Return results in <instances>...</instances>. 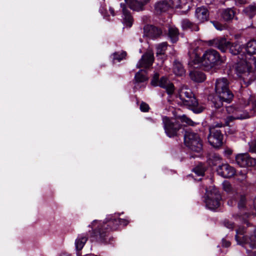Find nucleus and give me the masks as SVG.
I'll list each match as a JSON object with an SVG mask.
<instances>
[{"instance_id":"nucleus-50","label":"nucleus","mask_w":256,"mask_h":256,"mask_svg":"<svg viewBox=\"0 0 256 256\" xmlns=\"http://www.w3.org/2000/svg\"><path fill=\"white\" fill-rule=\"evenodd\" d=\"M109 10H110V14H112V16H114L115 15L114 10L112 8H110Z\"/></svg>"},{"instance_id":"nucleus-4","label":"nucleus","mask_w":256,"mask_h":256,"mask_svg":"<svg viewBox=\"0 0 256 256\" xmlns=\"http://www.w3.org/2000/svg\"><path fill=\"white\" fill-rule=\"evenodd\" d=\"M184 144L192 152L196 153L192 157L200 156L202 150V144L200 136L196 133L186 132L184 137Z\"/></svg>"},{"instance_id":"nucleus-32","label":"nucleus","mask_w":256,"mask_h":256,"mask_svg":"<svg viewBox=\"0 0 256 256\" xmlns=\"http://www.w3.org/2000/svg\"><path fill=\"white\" fill-rule=\"evenodd\" d=\"M182 26L183 29L190 28L192 30H198V28L196 26H194L188 20L184 19L182 21Z\"/></svg>"},{"instance_id":"nucleus-19","label":"nucleus","mask_w":256,"mask_h":256,"mask_svg":"<svg viewBox=\"0 0 256 256\" xmlns=\"http://www.w3.org/2000/svg\"><path fill=\"white\" fill-rule=\"evenodd\" d=\"M234 197L236 199L234 200V201L232 200L228 201V204L232 206L236 204L238 202V207L240 208H244L246 202V194L243 193H235Z\"/></svg>"},{"instance_id":"nucleus-52","label":"nucleus","mask_w":256,"mask_h":256,"mask_svg":"<svg viewBox=\"0 0 256 256\" xmlns=\"http://www.w3.org/2000/svg\"><path fill=\"white\" fill-rule=\"evenodd\" d=\"M253 110L254 111H256V100H255L253 103Z\"/></svg>"},{"instance_id":"nucleus-22","label":"nucleus","mask_w":256,"mask_h":256,"mask_svg":"<svg viewBox=\"0 0 256 256\" xmlns=\"http://www.w3.org/2000/svg\"><path fill=\"white\" fill-rule=\"evenodd\" d=\"M194 94L187 86H182L178 90V96L180 100H185L186 98H192Z\"/></svg>"},{"instance_id":"nucleus-21","label":"nucleus","mask_w":256,"mask_h":256,"mask_svg":"<svg viewBox=\"0 0 256 256\" xmlns=\"http://www.w3.org/2000/svg\"><path fill=\"white\" fill-rule=\"evenodd\" d=\"M120 6L122 9L123 22L126 26L130 27L132 24V18L130 12L126 8L124 4L121 3Z\"/></svg>"},{"instance_id":"nucleus-14","label":"nucleus","mask_w":256,"mask_h":256,"mask_svg":"<svg viewBox=\"0 0 256 256\" xmlns=\"http://www.w3.org/2000/svg\"><path fill=\"white\" fill-rule=\"evenodd\" d=\"M217 172L224 178H229L234 176L236 171L234 168L228 164H224L218 166Z\"/></svg>"},{"instance_id":"nucleus-24","label":"nucleus","mask_w":256,"mask_h":256,"mask_svg":"<svg viewBox=\"0 0 256 256\" xmlns=\"http://www.w3.org/2000/svg\"><path fill=\"white\" fill-rule=\"evenodd\" d=\"M235 14L236 12L232 8L223 9L220 12L222 18L226 22L232 20L234 18Z\"/></svg>"},{"instance_id":"nucleus-10","label":"nucleus","mask_w":256,"mask_h":256,"mask_svg":"<svg viewBox=\"0 0 256 256\" xmlns=\"http://www.w3.org/2000/svg\"><path fill=\"white\" fill-rule=\"evenodd\" d=\"M164 128L166 134L169 137H172L177 134L180 128V126L178 122L170 121L167 117L162 118Z\"/></svg>"},{"instance_id":"nucleus-23","label":"nucleus","mask_w":256,"mask_h":256,"mask_svg":"<svg viewBox=\"0 0 256 256\" xmlns=\"http://www.w3.org/2000/svg\"><path fill=\"white\" fill-rule=\"evenodd\" d=\"M170 8L166 0H160L155 4V10L158 14L166 12Z\"/></svg>"},{"instance_id":"nucleus-11","label":"nucleus","mask_w":256,"mask_h":256,"mask_svg":"<svg viewBox=\"0 0 256 256\" xmlns=\"http://www.w3.org/2000/svg\"><path fill=\"white\" fill-rule=\"evenodd\" d=\"M223 136L220 130L210 128L208 140L211 146L214 148H219L222 144Z\"/></svg>"},{"instance_id":"nucleus-30","label":"nucleus","mask_w":256,"mask_h":256,"mask_svg":"<svg viewBox=\"0 0 256 256\" xmlns=\"http://www.w3.org/2000/svg\"><path fill=\"white\" fill-rule=\"evenodd\" d=\"M243 12L246 16L252 18L256 14V6H249L244 9Z\"/></svg>"},{"instance_id":"nucleus-1","label":"nucleus","mask_w":256,"mask_h":256,"mask_svg":"<svg viewBox=\"0 0 256 256\" xmlns=\"http://www.w3.org/2000/svg\"><path fill=\"white\" fill-rule=\"evenodd\" d=\"M120 216V213L115 214L114 216H108L103 222L98 220H93L88 226L92 228L90 236L91 240L100 243L108 242L110 232L118 228V222L116 217Z\"/></svg>"},{"instance_id":"nucleus-29","label":"nucleus","mask_w":256,"mask_h":256,"mask_svg":"<svg viewBox=\"0 0 256 256\" xmlns=\"http://www.w3.org/2000/svg\"><path fill=\"white\" fill-rule=\"evenodd\" d=\"M169 36L172 42H176L178 37V30L176 27H170L168 30Z\"/></svg>"},{"instance_id":"nucleus-31","label":"nucleus","mask_w":256,"mask_h":256,"mask_svg":"<svg viewBox=\"0 0 256 256\" xmlns=\"http://www.w3.org/2000/svg\"><path fill=\"white\" fill-rule=\"evenodd\" d=\"M136 81L138 82H144L148 80L146 72L144 70H140L135 75Z\"/></svg>"},{"instance_id":"nucleus-49","label":"nucleus","mask_w":256,"mask_h":256,"mask_svg":"<svg viewBox=\"0 0 256 256\" xmlns=\"http://www.w3.org/2000/svg\"><path fill=\"white\" fill-rule=\"evenodd\" d=\"M212 158L216 161H220L222 159L221 157L219 155L216 154H214L212 156Z\"/></svg>"},{"instance_id":"nucleus-54","label":"nucleus","mask_w":256,"mask_h":256,"mask_svg":"<svg viewBox=\"0 0 256 256\" xmlns=\"http://www.w3.org/2000/svg\"><path fill=\"white\" fill-rule=\"evenodd\" d=\"M242 180H243L244 178H246L245 174H242Z\"/></svg>"},{"instance_id":"nucleus-39","label":"nucleus","mask_w":256,"mask_h":256,"mask_svg":"<svg viewBox=\"0 0 256 256\" xmlns=\"http://www.w3.org/2000/svg\"><path fill=\"white\" fill-rule=\"evenodd\" d=\"M244 232V230L243 228H240L238 230H236V240L239 243L240 240L241 239L240 235H242Z\"/></svg>"},{"instance_id":"nucleus-12","label":"nucleus","mask_w":256,"mask_h":256,"mask_svg":"<svg viewBox=\"0 0 256 256\" xmlns=\"http://www.w3.org/2000/svg\"><path fill=\"white\" fill-rule=\"evenodd\" d=\"M236 164L241 167L254 166L256 164V160L250 158L248 154H240L236 156Z\"/></svg>"},{"instance_id":"nucleus-36","label":"nucleus","mask_w":256,"mask_h":256,"mask_svg":"<svg viewBox=\"0 0 256 256\" xmlns=\"http://www.w3.org/2000/svg\"><path fill=\"white\" fill-rule=\"evenodd\" d=\"M194 172L198 176H202L204 173V168L202 165L200 164L194 168Z\"/></svg>"},{"instance_id":"nucleus-44","label":"nucleus","mask_w":256,"mask_h":256,"mask_svg":"<svg viewBox=\"0 0 256 256\" xmlns=\"http://www.w3.org/2000/svg\"><path fill=\"white\" fill-rule=\"evenodd\" d=\"M232 150L228 148H225L224 152V155L226 157L230 156L232 154Z\"/></svg>"},{"instance_id":"nucleus-26","label":"nucleus","mask_w":256,"mask_h":256,"mask_svg":"<svg viewBox=\"0 0 256 256\" xmlns=\"http://www.w3.org/2000/svg\"><path fill=\"white\" fill-rule=\"evenodd\" d=\"M190 78L197 82H204L206 79L205 74L201 72L193 71L190 74Z\"/></svg>"},{"instance_id":"nucleus-16","label":"nucleus","mask_w":256,"mask_h":256,"mask_svg":"<svg viewBox=\"0 0 256 256\" xmlns=\"http://www.w3.org/2000/svg\"><path fill=\"white\" fill-rule=\"evenodd\" d=\"M154 54L150 52L145 53L138 62L136 66L138 68H148L150 67L154 61Z\"/></svg>"},{"instance_id":"nucleus-3","label":"nucleus","mask_w":256,"mask_h":256,"mask_svg":"<svg viewBox=\"0 0 256 256\" xmlns=\"http://www.w3.org/2000/svg\"><path fill=\"white\" fill-rule=\"evenodd\" d=\"M207 44L210 46L218 48L222 52H225L228 49H229L230 52L232 54H238V58L239 56L242 58L245 56L244 52L241 54V47L239 44L236 43L232 44L224 38H217L210 40L207 42Z\"/></svg>"},{"instance_id":"nucleus-37","label":"nucleus","mask_w":256,"mask_h":256,"mask_svg":"<svg viewBox=\"0 0 256 256\" xmlns=\"http://www.w3.org/2000/svg\"><path fill=\"white\" fill-rule=\"evenodd\" d=\"M170 5V8H178L180 7L181 3V0H166Z\"/></svg>"},{"instance_id":"nucleus-8","label":"nucleus","mask_w":256,"mask_h":256,"mask_svg":"<svg viewBox=\"0 0 256 256\" xmlns=\"http://www.w3.org/2000/svg\"><path fill=\"white\" fill-rule=\"evenodd\" d=\"M158 76L159 75L158 74L156 73L154 74L151 82L152 84L154 86H158L161 88H165L168 94H172L174 90V87L173 84L170 82V81L164 76L161 78L160 80H158Z\"/></svg>"},{"instance_id":"nucleus-6","label":"nucleus","mask_w":256,"mask_h":256,"mask_svg":"<svg viewBox=\"0 0 256 256\" xmlns=\"http://www.w3.org/2000/svg\"><path fill=\"white\" fill-rule=\"evenodd\" d=\"M238 62L236 70L238 76L244 80L246 79L253 68L256 66V59L248 58L246 56L240 58Z\"/></svg>"},{"instance_id":"nucleus-34","label":"nucleus","mask_w":256,"mask_h":256,"mask_svg":"<svg viewBox=\"0 0 256 256\" xmlns=\"http://www.w3.org/2000/svg\"><path fill=\"white\" fill-rule=\"evenodd\" d=\"M126 54L125 52H115L113 54L114 60H116L118 62H120L126 57Z\"/></svg>"},{"instance_id":"nucleus-41","label":"nucleus","mask_w":256,"mask_h":256,"mask_svg":"<svg viewBox=\"0 0 256 256\" xmlns=\"http://www.w3.org/2000/svg\"><path fill=\"white\" fill-rule=\"evenodd\" d=\"M118 222V226L120 225H123L126 226L129 223V220L126 219H122L118 218H116Z\"/></svg>"},{"instance_id":"nucleus-5","label":"nucleus","mask_w":256,"mask_h":256,"mask_svg":"<svg viewBox=\"0 0 256 256\" xmlns=\"http://www.w3.org/2000/svg\"><path fill=\"white\" fill-rule=\"evenodd\" d=\"M216 94L222 102H230L234 95L229 89V82L226 78L218 79L215 84Z\"/></svg>"},{"instance_id":"nucleus-45","label":"nucleus","mask_w":256,"mask_h":256,"mask_svg":"<svg viewBox=\"0 0 256 256\" xmlns=\"http://www.w3.org/2000/svg\"><path fill=\"white\" fill-rule=\"evenodd\" d=\"M224 226L230 229H232L234 227V224L231 222L229 221H224Z\"/></svg>"},{"instance_id":"nucleus-33","label":"nucleus","mask_w":256,"mask_h":256,"mask_svg":"<svg viewBox=\"0 0 256 256\" xmlns=\"http://www.w3.org/2000/svg\"><path fill=\"white\" fill-rule=\"evenodd\" d=\"M167 48V44L166 42H162L158 44L156 46V54L157 56L164 54L165 51Z\"/></svg>"},{"instance_id":"nucleus-18","label":"nucleus","mask_w":256,"mask_h":256,"mask_svg":"<svg viewBox=\"0 0 256 256\" xmlns=\"http://www.w3.org/2000/svg\"><path fill=\"white\" fill-rule=\"evenodd\" d=\"M195 16L199 22L207 21L209 18L208 10L204 6L198 7L195 11Z\"/></svg>"},{"instance_id":"nucleus-40","label":"nucleus","mask_w":256,"mask_h":256,"mask_svg":"<svg viewBox=\"0 0 256 256\" xmlns=\"http://www.w3.org/2000/svg\"><path fill=\"white\" fill-rule=\"evenodd\" d=\"M212 22L214 26L216 28V29L220 30H222L224 29L225 26L219 22L215 21H212Z\"/></svg>"},{"instance_id":"nucleus-51","label":"nucleus","mask_w":256,"mask_h":256,"mask_svg":"<svg viewBox=\"0 0 256 256\" xmlns=\"http://www.w3.org/2000/svg\"><path fill=\"white\" fill-rule=\"evenodd\" d=\"M60 256H71V255L66 252H62Z\"/></svg>"},{"instance_id":"nucleus-48","label":"nucleus","mask_w":256,"mask_h":256,"mask_svg":"<svg viewBox=\"0 0 256 256\" xmlns=\"http://www.w3.org/2000/svg\"><path fill=\"white\" fill-rule=\"evenodd\" d=\"M236 5H241L245 4L248 0H234Z\"/></svg>"},{"instance_id":"nucleus-20","label":"nucleus","mask_w":256,"mask_h":256,"mask_svg":"<svg viewBox=\"0 0 256 256\" xmlns=\"http://www.w3.org/2000/svg\"><path fill=\"white\" fill-rule=\"evenodd\" d=\"M144 31L146 33L147 36L151 38H156L162 33L160 29L152 26H146L144 28Z\"/></svg>"},{"instance_id":"nucleus-28","label":"nucleus","mask_w":256,"mask_h":256,"mask_svg":"<svg viewBox=\"0 0 256 256\" xmlns=\"http://www.w3.org/2000/svg\"><path fill=\"white\" fill-rule=\"evenodd\" d=\"M174 72L176 76H182L185 74V70L181 63L175 62L173 68Z\"/></svg>"},{"instance_id":"nucleus-38","label":"nucleus","mask_w":256,"mask_h":256,"mask_svg":"<svg viewBox=\"0 0 256 256\" xmlns=\"http://www.w3.org/2000/svg\"><path fill=\"white\" fill-rule=\"evenodd\" d=\"M181 121L183 122H185L189 126H194L196 124L194 122L192 121L191 120H190L189 118H187L185 116H183L181 118Z\"/></svg>"},{"instance_id":"nucleus-27","label":"nucleus","mask_w":256,"mask_h":256,"mask_svg":"<svg viewBox=\"0 0 256 256\" xmlns=\"http://www.w3.org/2000/svg\"><path fill=\"white\" fill-rule=\"evenodd\" d=\"M88 239V236L84 234L79 235L75 242L76 250H80L83 248Z\"/></svg>"},{"instance_id":"nucleus-7","label":"nucleus","mask_w":256,"mask_h":256,"mask_svg":"<svg viewBox=\"0 0 256 256\" xmlns=\"http://www.w3.org/2000/svg\"><path fill=\"white\" fill-rule=\"evenodd\" d=\"M226 110L228 116L226 118L225 122L227 126L234 120L245 119L250 117L247 112L236 106H228L226 108Z\"/></svg>"},{"instance_id":"nucleus-13","label":"nucleus","mask_w":256,"mask_h":256,"mask_svg":"<svg viewBox=\"0 0 256 256\" xmlns=\"http://www.w3.org/2000/svg\"><path fill=\"white\" fill-rule=\"evenodd\" d=\"M180 102L192 109L195 113H200L204 110L203 106L198 105L194 96H192V98H186L185 100H180Z\"/></svg>"},{"instance_id":"nucleus-35","label":"nucleus","mask_w":256,"mask_h":256,"mask_svg":"<svg viewBox=\"0 0 256 256\" xmlns=\"http://www.w3.org/2000/svg\"><path fill=\"white\" fill-rule=\"evenodd\" d=\"M222 190L226 192H229L233 190L230 182L228 180H224L222 184Z\"/></svg>"},{"instance_id":"nucleus-53","label":"nucleus","mask_w":256,"mask_h":256,"mask_svg":"<svg viewBox=\"0 0 256 256\" xmlns=\"http://www.w3.org/2000/svg\"><path fill=\"white\" fill-rule=\"evenodd\" d=\"M221 104H218V105H216L215 106L216 108H218L220 106Z\"/></svg>"},{"instance_id":"nucleus-2","label":"nucleus","mask_w":256,"mask_h":256,"mask_svg":"<svg viewBox=\"0 0 256 256\" xmlns=\"http://www.w3.org/2000/svg\"><path fill=\"white\" fill-rule=\"evenodd\" d=\"M201 54L202 50L198 47L190 51L188 64L192 66L200 64L206 68H210L222 62L219 53L214 50H208L205 52L202 57L200 56Z\"/></svg>"},{"instance_id":"nucleus-46","label":"nucleus","mask_w":256,"mask_h":256,"mask_svg":"<svg viewBox=\"0 0 256 256\" xmlns=\"http://www.w3.org/2000/svg\"><path fill=\"white\" fill-rule=\"evenodd\" d=\"M216 190V188L214 186L212 185L209 186L208 188H206V192H213Z\"/></svg>"},{"instance_id":"nucleus-42","label":"nucleus","mask_w":256,"mask_h":256,"mask_svg":"<svg viewBox=\"0 0 256 256\" xmlns=\"http://www.w3.org/2000/svg\"><path fill=\"white\" fill-rule=\"evenodd\" d=\"M140 109L142 112H146L149 110L148 105L146 103L142 102L140 105Z\"/></svg>"},{"instance_id":"nucleus-17","label":"nucleus","mask_w":256,"mask_h":256,"mask_svg":"<svg viewBox=\"0 0 256 256\" xmlns=\"http://www.w3.org/2000/svg\"><path fill=\"white\" fill-rule=\"evenodd\" d=\"M150 0H124L126 4L128 7L135 11H140L144 9V6L150 2Z\"/></svg>"},{"instance_id":"nucleus-15","label":"nucleus","mask_w":256,"mask_h":256,"mask_svg":"<svg viewBox=\"0 0 256 256\" xmlns=\"http://www.w3.org/2000/svg\"><path fill=\"white\" fill-rule=\"evenodd\" d=\"M242 240L246 248L249 247L252 249L251 250H247V252L248 253L251 252L252 256H256V229L254 231V234L249 238L242 236Z\"/></svg>"},{"instance_id":"nucleus-47","label":"nucleus","mask_w":256,"mask_h":256,"mask_svg":"<svg viewBox=\"0 0 256 256\" xmlns=\"http://www.w3.org/2000/svg\"><path fill=\"white\" fill-rule=\"evenodd\" d=\"M230 242L229 241L226 240H224V239H222V246L228 248V247L230 246Z\"/></svg>"},{"instance_id":"nucleus-43","label":"nucleus","mask_w":256,"mask_h":256,"mask_svg":"<svg viewBox=\"0 0 256 256\" xmlns=\"http://www.w3.org/2000/svg\"><path fill=\"white\" fill-rule=\"evenodd\" d=\"M250 150L251 152H256V140L250 144Z\"/></svg>"},{"instance_id":"nucleus-9","label":"nucleus","mask_w":256,"mask_h":256,"mask_svg":"<svg viewBox=\"0 0 256 256\" xmlns=\"http://www.w3.org/2000/svg\"><path fill=\"white\" fill-rule=\"evenodd\" d=\"M204 198L206 207L214 210L219 206L222 196L220 193H206Z\"/></svg>"},{"instance_id":"nucleus-25","label":"nucleus","mask_w":256,"mask_h":256,"mask_svg":"<svg viewBox=\"0 0 256 256\" xmlns=\"http://www.w3.org/2000/svg\"><path fill=\"white\" fill-rule=\"evenodd\" d=\"M246 50L247 52V55H246L248 58L249 56L250 58H252L251 56L252 54H256V40H251L249 41L246 48Z\"/></svg>"}]
</instances>
